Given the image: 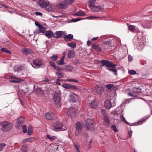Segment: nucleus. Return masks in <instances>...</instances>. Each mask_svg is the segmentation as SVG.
<instances>
[{
	"label": "nucleus",
	"instance_id": "nucleus-51",
	"mask_svg": "<svg viewBox=\"0 0 152 152\" xmlns=\"http://www.w3.org/2000/svg\"><path fill=\"white\" fill-rule=\"evenodd\" d=\"M82 136L85 139H87L88 137V135L87 133L85 132L82 134Z\"/></svg>",
	"mask_w": 152,
	"mask_h": 152
},
{
	"label": "nucleus",
	"instance_id": "nucleus-2",
	"mask_svg": "<svg viewBox=\"0 0 152 152\" xmlns=\"http://www.w3.org/2000/svg\"><path fill=\"white\" fill-rule=\"evenodd\" d=\"M38 4L42 8H46V10L48 11H52L53 9L51 6H49V2L44 0H39L37 2Z\"/></svg>",
	"mask_w": 152,
	"mask_h": 152
},
{
	"label": "nucleus",
	"instance_id": "nucleus-8",
	"mask_svg": "<svg viewBox=\"0 0 152 152\" xmlns=\"http://www.w3.org/2000/svg\"><path fill=\"white\" fill-rule=\"evenodd\" d=\"M43 62L39 59H35L33 60L31 65L33 67L35 68H38L41 65H42Z\"/></svg>",
	"mask_w": 152,
	"mask_h": 152
},
{
	"label": "nucleus",
	"instance_id": "nucleus-55",
	"mask_svg": "<svg viewBox=\"0 0 152 152\" xmlns=\"http://www.w3.org/2000/svg\"><path fill=\"white\" fill-rule=\"evenodd\" d=\"M129 72L130 73L131 75H135L136 74V72L134 70H131L129 71Z\"/></svg>",
	"mask_w": 152,
	"mask_h": 152
},
{
	"label": "nucleus",
	"instance_id": "nucleus-48",
	"mask_svg": "<svg viewBox=\"0 0 152 152\" xmlns=\"http://www.w3.org/2000/svg\"><path fill=\"white\" fill-rule=\"evenodd\" d=\"M101 112L104 117L107 116L106 112L104 109L101 110Z\"/></svg>",
	"mask_w": 152,
	"mask_h": 152
},
{
	"label": "nucleus",
	"instance_id": "nucleus-9",
	"mask_svg": "<svg viewBox=\"0 0 152 152\" xmlns=\"http://www.w3.org/2000/svg\"><path fill=\"white\" fill-rule=\"evenodd\" d=\"M102 66H106L108 68H110L112 66H115L116 64H113L112 62L107 60H102L101 61Z\"/></svg>",
	"mask_w": 152,
	"mask_h": 152
},
{
	"label": "nucleus",
	"instance_id": "nucleus-30",
	"mask_svg": "<svg viewBox=\"0 0 152 152\" xmlns=\"http://www.w3.org/2000/svg\"><path fill=\"white\" fill-rule=\"evenodd\" d=\"M33 132V129L31 126L29 125L28 127L27 134H28L30 135Z\"/></svg>",
	"mask_w": 152,
	"mask_h": 152
},
{
	"label": "nucleus",
	"instance_id": "nucleus-6",
	"mask_svg": "<svg viewBox=\"0 0 152 152\" xmlns=\"http://www.w3.org/2000/svg\"><path fill=\"white\" fill-rule=\"evenodd\" d=\"M122 112L123 111L122 110H119L118 111H113L112 113L114 115L117 116H119L120 118L122 121L126 123L127 124H129V123L126 121L125 118L124 117L122 114Z\"/></svg>",
	"mask_w": 152,
	"mask_h": 152
},
{
	"label": "nucleus",
	"instance_id": "nucleus-60",
	"mask_svg": "<svg viewBox=\"0 0 152 152\" xmlns=\"http://www.w3.org/2000/svg\"><path fill=\"white\" fill-rule=\"evenodd\" d=\"M40 33H41L40 31V30H39V29H37V30L36 31H35L34 32V34H39Z\"/></svg>",
	"mask_w": 152,
	"mask_h": 152
},
{
	"label": "nucleus",
	"instance_id": "nucleus-1",
	"mask_svg": "<svg viewBox=\"0 0 152 152\" xmlns=\"http://www.w3.org/2000/svg\"><path fill=\"white\" fill-rule=\"evenodd\" d=\"M0 126H1V129L4 132H8L13 127L12 124L6 121L0 122Z\"/></svg>",
	"mask_w": 152,
	"mask_h": 152
},
{
	"label": "nucleus",
	"instance_id": "nucleus-58",
	"mask_svg": "<svg viewBox=\"0 0 152 152\" xmlns=\"http://www.w3.org/2000/svg\"><path fill=\"white\" fill-rule=\"evenodd\" d=\"M71 88L72 89H77L78 88L75 87V86L74 85H70V88Z\"/></svg>",
	"mask_w": 152,
	"mask_h": 152
},
{
	"label": "nucleus",
	"instance_id": "nucleus-4",
	"mask_svg": "<svg viewBox=\"0 0 152 152\" xmlns=\"http://www.w3.org/2000/svg\"><path fill=\"white\" fill-rule=\"evenodd\" d=\"M116 101L114 99H107L105 101L104 106L106 108L109 109L114 106L116 105Z\"/></svg>",
	"mask_w": 152,
	"mask_h": 152
},
{
	"label": "nucleus",
	"instance_id": "nucleus-31",
	"mask_svg": "<svg viewBox=\"0 0 152 152\" xmlns=\"http://www.w3.org/2000/svg\"><path fill=\"white\" fill-rule=\"evenodd\" d=\"M111 43V41H106L104 42L103 45L104 46H106V48H108Z\"/></svg>",
	"mask_w": 152,
	"mask_h": 152
},
{
	"label": "nucleus",
	"instance_id": "nucleus-46",
	"mask_svg": "<svg viewBox=\"0 0 152 152\" xmlns=\"http://www.w3.org/2000/svg\"><path fill=\"white\" fill-rule=\"evenodd\" d=\"M74 145L77 150L79 149L80 144L79 143L76 142L74 143Z\"/></svg>",
	"mask_w": 152,
	"mask_h": 152
},
{
	"label": "nucleus",
	"instance_id": "nucleus-28",
	"mask_svg": "<svg viewBox=\"0 0 152 152\" xmlns=\"http://www.w3.org/2000/svg\"><path fill=\"white\" fill-rule=\"evenodd\" d=\"M63 68L64 70L66 71H70L72 70L73 69V67L72 66L70 65H68L67 66H66Z\"/></svg>",
	"mask_w": 152,
	"mask_h": 152
},
{
	"label": "nucleus",
	"instance_id": "nucleus-16",
	"mask_svg": "<svg viewBox=\"0 0 152 152\" xmlns=\"http://www.w3.org/2000/svg\"><path fill=\"white\" fill-rule=\"evenodd\" d=\"M91 9H92V11L94 12H99L103 10V8L100 5L94 6Z\"/></svg>",
	"mask_w": 152,
	"mask_h": 152
},
{
	"label": "nucleus",
	"instance_id": "nucleus-37",
	"mask_svg": "<svg viewBox=\"0 0 152 152\" xmlns=\"http://www.w3.org/2000/svg\"><path fill=\"white\" fill-rule=\"evenodd\" d=\"M46 137L48 139L51 141L54 140L55 138H56V137L55 136H50V135L48 134L47 135Z\"/></svg>",
	"mask_w": 152,
	"mask_h": 152
},
{
	"label": "nucleus",
	"instance_id": "nucleus-5",
	"mask_svg": "<svg viewBox=\"0 0 152 152\" xmlns=\"http://www.w3.org/2000/svg\"><path fill=\"white\" fill-rule=\"evenodd\" d=\"M76 125V130L75 132V134L78 136L82 131L83 126L82 124L79 121L77 122L75 124Z\"/></svg>",
	"mask_w": 152,
	"mask_h": 152
},
{
	"label": "nucleus",
	"instance_id": "nucleus-10",
	"mask_svg": "<svg viewBox=\"0 0 152 152\" xmlns=\"http://www.w3.org/2000/svg\"><path fill=\"white\" fill-rule=\"evenodd\" d=\"M45 116L47 120H50L55 119L57 118L56 115L51 112H47L45 114Z\"/></svg>",
	"mask_w": 152,
	"mask_h": 152
},
{
	"label": "nucleus",
	"instance_id": "nucleus-62",
	"mask_svg": "<svg viewBox=\"0 0 152 152\" xmlns=\"http://www.w3.org/2000/svg\"><path fill=\"white\" fill-rule=\"evenodd\" d=\"M41 33H44L45 30V28H42V29H40Z\"/></svg>",
	"mask_w": 152,
	"mask_h": 152
},
{
	"label": "nucleus",
	"instance_id": "nucleus-23",
	"mask_svg": "<svg viewBox=\"0 0 152 152\" xmlns=\"http://www.w3.org/2000/svg\"><path fill=\"white\" fill-rule=\"evenodd\" d=\"M107 69L108 71L113 72L115 75H117V70L115 68V66H112L110 68H107Z\"/></svg>",
	"mask_w": 152,
	"mask_h": 152
},
{
	"label": "nucleus",
	"instance_id": "nucleus-49",
	"mask_svg": "<svg viewBox=\"0 0 152 152\" xmlns=\"http://www.w3.org/2000/svg\"><path fill=\"white\" fill-rule=\"evenodd\" d=\"M67 81L68 82H73L76 83H77L79 82L78 80L76 79H68L67 80Z\"/></svg>",
	"mask_w": 152,
	"mask_h": 152
},
{
	"label": "nucleus",
	"instance_id": "nucleus-35",
	"mask_svg": "<svg viewBox=\"0 0 152 152\" xmlns=\"http://www.w3.org/2000/svg\"><path fill=\"white\" fill-rule=\"evenodd\" d=\"M141 89H140V88H134L132 92L134 93H138L140 92H141Z\"/></svg>",
	"mask_w": 152,
	"mask_h": 152
},
{
	"label": "nucleus",
	"instance_id": "nucleus-63",
	"mask_svg": "<svg viewBox=\"0 0 152 152\" xmlns=\"http://www.w3.org/2000/svg\"><path fill=\"white\" fill-rule=\"evenodd\" d=\"M142 26L145 28H151V27L150 26H146L145 25H143L142 24Z\"/></svg>",
	"mask_w": 152,
	"mask_h": 152
},
{
	"label": "nucleus",
	"instance_id": "nucleus-50",
	"mask_svg": "<svg viewBox=\"0 0 152 152\" xmlns=\"http://www.w3.org/2000/svg\"><path fill=\"white\" fill-rule=\"evenodd\" d=\"M111 128L115 132H117L118 131V130L117 129L116 126L114 125L112 126H111Z\"/></svg>",
	"mask_w": 152,
	"mask_h": 152
},
{
	"label": "nucleus",
	"instance_id": "nucleus-26",
	"mask_svg": "<svg viewBox=\"0 0 152 152\" xmlns=\"http://www.w3.org/2000/svg\"><path fill=\"white\" fill-rule=\"evenodd\" d=\"M92 48L93 49L98 51L100 52L101 51V48L97 46L96 43L92 44Z\"/></svg>",
	"mask_w": 152,
	"mask_h": 152
},
{
	"label": "nucleus",
	"instance_id": "nucleus-12",
	"mask_svg": "<svg viewBox=\"0 0 152 152\" xmlns=\"http://www.w3.org/2000/svg\"><path fill=\"white\" fill-rule=\"evenodd\" d=\"M61 95L58 93H56L53 96L54 101L57 104H60L61 101Z\"/></svg>",
	"mask_w": 152,
	"mask_h": 152
},
{
	"label": "nucleus",
	"instance_id": "nucleus-32",
	"mask_svg": "<svg viewBox=\"0 0 152 152\" xmlns=\"http://www.w3.org/2000/svg\"><path fill=\"white\" fill-rule=\"evenodd\" d=\"M85 122L86 123V126L88 124L90 125V124H93L94 123V121L92 120L91 119H88V118L86 120Z\"/></svg>",
	"mask_w": 152,
	"mask_h": 152
},
{
	"label": "nucleus",
	"instance_id": "nucleus-41",
	"mask_svg": "<svg viewBox=\"0 0 152 152\" xmlns=\"http://www.w3.org/2000/svg\"><path fill=\"white\" fill-rule=\"evenodd\" d=\"M75 0H65L64 2L66 3V5L70 4L74 2Z\"/></svg>",
	"mask_w": 152,
	"mask_h": 152
},
{
	"label": "nucleus",
	"instance_id": "nucleus-45",
	"mask_svg": "<svg viewBox=\"0 0 152 152\" xmlns=\"http://www.w3.org/2000/svg\"><path fill=\"white\" fill-rule=\"evenodd\" d=\"M106 87L109 89H110L113 88L114 87V85L112 84H109L105 86Z\"/></svg>",
	"mask_w": 152,
	"mask_h": 152
},
{
	"label": "nucleus",
	"instance_id": "nucleus-53",
	"mask_svg": "<svg viewBox=\"0 0 152 152\" xmlns=\"http://www.w3.org/2000/svg\"><path fill=\"white\" fill-rule=\"evenodd\" d=\"M22 128L23 129V132L24 133H26L27 132L26 126L24 125L23 126Z\"/></svg>",
	"mask_w": 152,
	"mask_h": 152
},
{
	"label": "nucleus",
	"instance_id": "nucleus-7",
	"mask_svg": "<svg viewBox=\"0 0 152 152\" xmlns=\"http://www.w3.org/2000/svg\"><path fill=\"white\" fill-rule=\"evenodd\" d=\"M67 114L71 118H75L77 115L76 110L73 108H70L67 110Z\"/></svg>",
	"mask_w": 152,
	"mask_h": 152
},
{
	"label": "nucleus",
	"instance_id": "nucleus-13",
	"mask_svg": "<svg viewBox=\"0 0 152 152\" xmlns=\"http://www.w3.org/2000/svg\"><path fill=\"white\" fill-rule=\"evenodd\" d=\"M69 101L72 102H76L78 101V96L75 94H72L69 95Z\"/></svg>",
	"mask_w": 152,
	"mask_h": 152
},
{
	"label": "nucleus",
	"instance_id": "nucleus-19",
	"mask_svg": "<svg viewBox=\"0 0 152 152\" xmlns=\"http://www.w3.org/2000/svg\"><path fill=\"white\" fill-rule=\"evenodd\" d=\"M73 35L72 34H69L64 37V39L67 41H70L73 38Z\"/></svg>",
	"mask_w": 152,
	"mask_h": 152
},
{
	"label": "nucleus",
	"instance_id": "nucleus-25",
	"mask_svg": "<svg viewBox=\"0 0 152 152\" xmlns=\"http://www.w3.org/2000/svg\"><path fill=\"white\" fill-rule=\"evenodd\" d=\"M96 0H89L88 2L89 7L91 8L95 6V2Z\"/></svg>",
	"mask_w": 152,
	"mask_h": 152
},
{
	"label": "nucleus",
	"instance_id": "nucleus-47",
	"mask_svg": "<svg viewBox=\"0 0 152 152\" xmlns=\"http://www.w3.org/2000/svg\"><path fill=\"white\" fill-rule=\"evenodd\" d=\"M104 121L108 124L110 123V121L108 116L104 117Z\"/></svg>",
	"mask_w": 152,
	"mask_h": 152
},
{
	"label": "nucleus",
	"instance_id": "nucleus-38",
	"mask_svg": "<svg viewBox=\"0 0 152 152\" xmlns=\"http://www.w3.org/2000/svg\"><path fill=\"white\" fill-rule=\"evenodd\" d=\"M58 58V57L57 54L53 55V56L50 57V59L54 61H56Z\"/></svg>",
	"mask_w": 152,
	"mask_h": 152
},
{
	"label": "nucleus",
	"instance_id": "nucleus-29",
	"mask_svg": "<svg viewBox=\"0 0 152 152\" xmlns=\"http://www.w3.org/2000/svg\"><path fill=\"white\" fill-rule=\"evenodd\" d=\"M75 15L78 16H84L86 15V14L82 11H80L75 14Z\"/></svg>",
	"mask_w": 152,
	"mask_h": 152
},
{
	"label": "nucleus",
	"instance_id": "nucleus-43",
	"mask_svg": "<svg viewBox=\"0 0 152 152\" xmlns=\"http://www.w3.org/2000/svg\"><path fill=\"white\" fill-rule=\"evenodd\" d=\"M73 53L72 51L69 50L68 53V58H70L73 57Z\"/></svg>",
	"mask_w": 152,
	"mask_h": 152
},
{
	"label": "nucleus",
	"instance_id": "nucleus-24",
	"mask_svg": "<svg viewBox=\"0 0 152 152\" xmlns=\"http://www.w3.org/2000/svg\"><path fill=\"white\" fill-rule=\"evenodd\" d=\"M96 90L97 93L99 95H100L103 91V88L102 87H99L98 86H96Z\"/></svg>",
	"mask_w": 152,
	"mask_h": 152
},
{
	"label": "nucleus",
	"instance_id": "nucleus-20",
	"mask_svg": "<svg viewBox=\"0 0 152 152\" xmlns=\"http://www.w3.org/2000/svg\"><path fill=\"white\" fill-rule=\"evenodd\" d=\"M54 33L50 30L47 31L45 32V35L48 38H50L52 37H53Z\"/></svg>",
	"mask_w": 152,
	"mask_h": 152
},
{
	"label": "nucleus",
	"instance_id": "nucleus-57",
	"mask_svg": "<svg viewBox=\"0 0 152 152\" xmlns=\"http://www.w3.org/2000/svg\"><path fill=\"white\" fill-rule=\"evenodd\" d=\"M145 122V120H140L137 123V125H140L144 123Z\"/></svg>",
	"mask_w": 152,
	"mask_h": 152
},
{
	"label": "nucleus",
	"instance_id": "nucleus-36",
	"mask_svg": "<svg viewBox=\"0 0 152 152\" xmlns=\"http://www.w3.org/2000/svg\"><path fill=\"white\" fill-rule=\"evenodd\" d=\"M86 127L89 130H92L94 129V126L93 123L90 124V125L88 124Z\"/></svg>",
	"mask_w": 152,
	"mask_h": 152
},
{
	"label": "nucleus",
	"instance_id": "nucleus-44",
	"mask_svg": "<svg viewBox=\"0 0 152 152\" xmlns=\"http://www.w3.org/2000/svg\"><path fill=\"white\" fill-rule=\"evenodd\" d=\"M70 85L69 84L66 83H64L62 84V86L63 87H64L65 88H69L70 87Z\"/></svg>",
	"mask_w": 152,
	"mask_h": 152
},
{
	"label": "nucleus",
	"instance_id": "nucleus-27",
	"mask_svg": "<svg viewBox=\"0 0 152 152\" xmlns=\"http://www.w3.org/2000/svg\"><path fill=\"white\" fill-rule=\"evenodd\" d=\"M129 29L131 31H134L137 28L136 27L131 25H129L128 26Z\"/></svg>",
	"mask_w": 152,
	"mask_h": 152
},
{
	"label": "nucleus",
	"instance_id": "nucleus-3",
	"mask_svg": "<svg viewBox=\"0 0 152 152\" xmlns=\"http://www.w3.org/2000/svg\"><path fill=\"white\" fill-rule=\"evenodd\" d=\"M54 128L53 126L51 127V129L55 131V129H60L61 130L64 131L66 130V127L63 126L61 122L60 121L56 122L54 124Z\"/></svg>",
	"mask_w": 152,
	"mask_h": 152
},
{
	"label": "nucleus",
	"instance_id": "nucleus-59",
	"mask_svg": "<svg viewBox=\"0 0 152 152\" xmlns=\"http://www.w3.org/2000/svg\"><path fill=\"white\" fill-rule=\"evenodd\" d=\"M54 69H56V70H57V71H60L61 69V68L56 66L54 68Z\"/></svg>",
	"mask_w": 152,
	"mask_h": 152
},
{
	"label": "nucleus",
	"instance_id": "nucleus-15",
	"mask_svg": "<svg viewBox=\"0 0 152 152\" xmlns=\"http://www.w3.org/2000/svg\"><path fill=\"white\" fill-rule=\"evenodd\" d=\"M21 52L25 55H27L29 54H32L33 52L32 50L29 48H23L21 49Z\"/></svg>",
	"mask_w": 152,
	"mask_h": 152
},
{
	"label": "nucleus",
	"instance_id": "nucleus-17",
	"mask_svg": "<svg viewBox=\"0 0 152 152\" xmlns=\"http://www.w3.org/2000/svg\"><path fill=\"white\" fill-rule=\"evenodd\" d=\"M98 105V102L96 99L93 100L90 104V106L92 108H96Z\"/></svg>",
	"mask_w": 152,
	"mask_h": 152
},
{
	"label": "nucleus",
	"instance_id": "nucleus-64",
	"mask_svg": "<svg viewBox=\"0 0 152 152\" xmlns=\"http://www.w3.org/2000/svg\"><path fill=\"white\" fill-rule=\"evenodd\" d=\"M35 14L36 15H42V14L41 13L38 12H36Z\"/></svg>",
	"mask_w": 152,
	"mask_h": 152
},
{
	"label": "nucleus",
	"instance_id": "nucleus-11",
	"mask_svg": "<svg viewBox=\"0 0 152 152\" xmlns=\"http://www.w3.org/2000/svg\"><path fill=\"white\" fill-rule=\"evenodd\" d=\"M24 121V119L22 117H20L17 119L16 124V127L17 129L20 128L22 124Z\"/></svg>",
	"mask_w": 152,
	"mask_h": 152
},
{
	"label": "nucleus",
	"instance_id": "nucleus-33",
	"mask_svg": "<svg viewBox=\"0 0 152 152\" xmlns=\"http://www.w3.org/2000/svg\"><path fill=\"white\" fill-rule=\"evenodd\" d=\"M58 7L61 9L63 8H66L67 7V6L66 5V3L64 2V3H60L59 4L58 6Z\"/></svg>",
	"mask_w": 152,
	"mask_h": 152
},
{
	"label": "nucleus",
	"instance_id": "nucleus-18",
	"mask_svg": "<svg viewBox=\"0 0 152 152\" xmlns=\"http://www.w3.org/2000/svg\"><path fill=\"white\" fill-rule=\"evenodd\" d=\"M63 32L62 31H57L55 33H54L53 37L56 38H58L61 37L62 36V34Z\"/></svg>",
	"mask_w": 152,
	"mask_h": 152
},
{
	"label": "nucleus",
	"instance_id": "nucleus-52",
	"mask_svg": "<svg viewBox=\"0 0 152 152\" xmlns=\"http://www.w3.org/2000/svg\"><path fill=\"white\" fill-rule=\"evenodd\" d=\"M6 146V144L4 143L0 144V151L2 150V149Z\"/></svg>",
	"mask_w": 152,
	"mask_h": 152
},
{
	"label": "nucleus",
	"instance_id": "nucleus-21",
	"mask_svg": "<svg viewBox=\"0 0 152 152\" xmlns=\"http://www.w3.org/2000/svg\"><path fill=\"white\" fill-rule=\"evenodd\" d=\"M34 138L33 137H30L29 138L24 139L22 141V142L23 143L25 142H32L34 140Z\"/></svg>",
	"mask_w": 152,
	"mask_h": 152
},
{
	"label": "nucleus",
	"instance_id": "nucleus-39",
	"mask_svg": "<svg viewBox=\"0 0 152 152\" xmlns=\"http://www.w3.org/2000/svg\"><path fill=\"white\" fill-rule=\"evenodd\" d=\"M67 45L73 48H75L76 46V44L74 42L68 43L67 44Z\"/></svg>",
	"mask_w": 152,
	"mask_h": 152
},
{
	"label": "nucleus",
	"instance_id": "nucleus-40",
	"mask_svg": "<svg viewBox=\"0 0 152 152\" xmlns=\"http://www.w3.org/2000/svg\"><path fill=\"white\" fill-rule=\"evenodd\" d=\"M1 50L4 52L6 53H9L10 54L11 53V52L7 50L6 48H2L1 49Z\"/></svg>",
	"mask_w": 152,
	"mask_h": 152
},
{
	"label": "nucleus",
	"instance_id": "nucleus-54",
	"mask_svg": "<svg viewBox=\"0 0 152 152\" xmlns=\"http://www.w3.org/2000/svg\"><path fill=\"white\" fill-rule=\"evenodd\" d=\"M49 64L52 67H53L54 68L56 66V65H55V63L54 62L52 61H50L49 62Z\"/></svg>",
	"mask_w": 152,
	"mask_h": 152
},
{
	"label": "nucleus",
	"instance_id": "nucleus-14",
	"mask_svg": "<svg viewBox=\"0 0 152 152\" xmlns=\"http://www.w3.org/2000/svg\"><path fill=\"white\" fill-rule=\"evenodd\" d=\"M10 78L12 79L10 80L11 83H18L21 82L22 80L16 77L13 75H11L10 76Z\"/></svg>",
	"mask_w": 152,
	"mask_h": 152
},
{
	"label": "nucleus",
	"instance_id": "nucleus-56",
	"mask_svg": "<svg viewBox=\"0 0 152 152\" xmlns=\"http://www.w3.org/2000/svg\"><path fill=\"white\" fill-rule=\"evenodd\" d=\"M82 19V18H77L76 19H72L71 21L72 22H76Z\"/></svg>",
	"mask_w": 152,
	"mask_h": 152
},
{
	"label": "nucleus",
	"instance_id": "nucleus-22",
	"mask_svg": "<svg viewBox=\"0 0 152 152\" xmlns=\"http://www.w3.org/2000/svg\"><path fill=\"white\" fill-rule=\"evenodd\" d=\"M64 56H62L59 60H57L56 61L57 64L58 65H62L64 64Z\"/></svg>",
	"mask_w": 152,
	"mask_h": 152
},
{
	"label": "nucleus",
	"instance_id": "nucleus-34",
	"mask_svg": "<svg viewBox=\"0 0 152 152\" xmlns=\"http://www.w3.org/2000/svg\"><path fill=\"white\" fill-rule=\"evenodd\" d=\"M27 146L26 145H22L20 148L22 152H27Z\"/></svg>",
	"mask_w": 152,
	"mask_h": 152
},
{
	"label": "nucleus",
	"instance_id": "nucleus-42",
	"mask_svg": "<svg viewBox=\"0 0 152 152\" xmlns=\"http://www.w3.org/2000/svg\"><path fill=\"white\" fill-rule=\"evenodd\" d=\"M56 74L58 78H61L63 76V74L61 72L58 71Z\"/></svg>",
	"mask_w": 152,
	"mask_h": 152
},
{
	"label": "nucleus",
	"instance_id": "nucleus-61",
	"mask_svg": "<svg viewBox=\"0 0 152 152\" xmlns=\"http://www.w3.org/2000/svg\"><path fill=\"white\" fill-rule=\"evenodd\" d=\"M132 131L131 130H129L128 132V136L129 137H131L132 135Z\"/></svg>",
	"mask_w": 152,
	"mask_h": 152
}]
</instances>
